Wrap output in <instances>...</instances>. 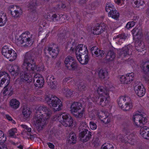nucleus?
Returning <instances> with one entry per match:
<instances>
[{"label": "nucleus", "mask_w": 149, "mask_h": 149, "mask_svg": "<svg viewBox=\"0 0 149 149\" xmlns=\"http://www.w3.org/2000/svg\"><path fill=\"white\" fill-rule=\"evenodd\" d=\"M22 68L25 72L20 73L21 79L23 81H28V82L30 81L32 79L31 75L29 74V73H33L40 70V68L36 65L33 57L29 53H26L25 54Z\"/></svg>", "instance_id": "f257e3e1"}, {"label": "nucleus", "mask_w": 149, "mask_h": 149, "mask_svg": "<svg viewBox=\"0 0 149 149\" xmlns=\"http://www.w3.org/2000/svg\"><path fill=\"white\" fill-rule=\"evenodd\" d=\"M93 86L95 92L93 96L91 97L92 100L102 106H105L108 102L107 99L109 96V91L112 86H106V90H104L103 87L96 84L94 85Z\"/></svg>", "instance_id": "f03ea898"}, {"label": "nucleus", "mask_w": 149, "mask_h": 149, "mask_svg": "<svg viewBox=\"0 0 149 149\" xmlns=\"http://www.w3.org/2000/svg\"><path fill=\"white\" fill-rule=\"evenodd\" d=\"M45 101L54 111L61 110L62 108V102L56 96L49 94L45 96Z\"/></svg>", "instance_id": "7ed1b4c3"}, {"label": "nucleus", "mask_w": 149, "mask_h": 149, "mask_svg": "<svg viewBox=\"0 0 149 149\" xmlns=\"http://www.w3.org/2000/svg\"><path fill=\"white\" fill-rule=\"evenodd\" d=\"M33 38L32 35L29 32L23 33L16 40V43L18 46L22 44L25 46L31 45L33 43Z\"/></svg>", "instance_id": "20e7f679"}, {"label": "nucleus", "mask_w": 149, "mask_h": 149, "mask_svg": "<svg viewBox=\"0 0 149 149\" xmlns=\"http://www.w3.org/2000/svg\"><path fill=\"white\" fill-rule=\"evenodd\" d=\"M132 120L134 124L137 127H141L147 122L145 114L139 111H137L134 113Z\"/></svg>", "instance_id": "39448f33"}, {"label": "nucleus", "mask_w": 149, "mask_h": 149, "mask_svg": "<svg viewBox=\"0 0 149 149\" xmlns=\"http://www.w3.org/2000/svg\"><path fill=\"white\" fill-rule=\"evenodd\" d=\"M82 105L81 103L74 102L71 105V113L76 118H81L83 117L84 110L81 109Z\"/></svg>", "instance_id": "423d86ee"}, {"label": "nucleus", "mask_w": 149, "mask_h": 149, "mask_svg": "<svg viewBox=\"0 0 149 149\" xmlns=\"http://www.w3.org/2000/svg\"><path fill=\"white\" fill-rule=\"evenodd\" d=\"M39 113L36 111L34 118V124L39 131L43 129L47 123V121L40 115Z\"/></svg>", "instance_id": "0eeeda50"}, {"label": "nucleus", "mask_w": 149, "mask_h": 149, "mask_svg": "<svg viewBox=\"0 0 149 149\" xmlns=\"http://www.w3.org/2000/svg\"><path fill=\"white\" fill-rule=\"evenodd\" d=\"M2 53L4 57L8 59L10 58L9 60L10 61L14 60L16 58L17 54L16 52L7 46H4L3 47Z\"/></svg>", "instance_id": "6e6552de"}, {"label": "nucleus", "mask_w": 149, "mask_h": 149, "mask_svg": "<svg viewBox=\"0 0 149 149\" xmlns=\"http://www.w3.org/2000/svg\"><path fill=\"white\" fill-rule=\"evenodd\" d=\"M36 111H39L40 112V115L46 121L50 118L52 114V111L51 110L45 106H40Z\"/></svg>", "instance_id": "1a4fd4ad"}, {"label": "nucleus", "mask_w": 149, "mask_h": 149, "mask_svg": "<svg viewBox=\"0 0 149 149\" xmlns=\"http://www.w3.org/2000/svg\"><path fill=\"white\" fill-rule=\"evenodd\" d=\"M64 62L65 66L69 70H74L77 67L76 62L70 56H68L65 58Z\"/></svg>", "instance_id": "9d476101"}, {"label": "nucleus", "mask_w": 149, "mask_h": 149, "mask_svg": "<svg viewBox=\"0 0 149 149\" xmlns=\"http://www.w3.org/2000/svg\"><path fill=\"white\" fill-rule=\"evenodd\" d=\"M132 47L130 45H128L123 47L119 50L118 53L119 56L122 58H123L131 55L132 52Z\"/></svg>", "instance_id": "9b49d317"}, {"label": "nucleus", "mask_w": 149, "mask_h": 149, "mask_svg": "<svg viewBox=\"0 0 149 149\" xmlns=\"http://www.w3.org/2000/svg\"><path fill=\"white\" fill-rule=\"evenodd\" d=\"M92 133L87 130L84 129L79 134V137L82 141L86 142L91 139Z\"/></svg>", "instance_id": "f8f14e48"}, {"label": "nucleus", "mask_w": 149, "mask_h": 149, "mask_svg": "<svg viewBox=\"0 0 149 149\" xmlns=\"http://www.w3.org/2000/svg\"><path fill=\"white\" fill-rule=\"evenodd\" d=\"M76 56L88 54L86 47L83 45L80 44L77 46L75 48Z\"/></svg>", "instance_id": "ddd939ff"}, {"label": "nucleus", "mask_w": 149, "mask_h": 149, "mask_svg": "<svg viewBox=\"0 0 149 149\" xmlns=\"http://www.w3.org/2000/svg\"><path fill=\"white\" fill-rule=\"evenodd\" d=\"M45 53H49L52 57L57 56L59 52V49L57 46H53L52 47H48L45 49Z\"/></svg>", "instance_id": "4468645a"}, {"label": "nucleus", "mask_w": 149, "mask_h": 149, "mask_svg": "<svg viewBox=\"0 0 149 149\" xmlns=\"http://www.w3.org/2000/svg\"><path fill=\"white\" fill-rule=\"evenodd\" d=\"M134 91L137 95L139 97L143 96L146 93V89L142 84H138L134 87Z\"/></svg>", "instance_id": "2eb2a0df"}, {"label": "nucleus", "mask_w": 149, "mask_h": 149, "mask_svg": "<svg viewBox=\"0 0 149 149\" xmlns=\"http://www.w3.org/2000/svg\"><path fill=\"white\" fill-rule=\"evenodd\" d=\"M10 79V77L7 73L5 72H0V86H2L5 82L9 84Z\"/></svg>", "instance_id": "dca6fc26"}, {"label": "nucleus", "mask_w": 149, "mask_h": 149, "mask_svg": "<svg viewBox=\"0 0 149 149\" xmlns=\"http://www.w3.org/2000/svg\"><path fill=\"white\" fill-rule=\"evenodd\" d=\"M127 35L124 33L119 34L114 36L113 40L116 41V43L121 45L125 40L127 37Z\"/></svg>", "instance_id": "f3484780"}, {"label": "nucleus", "mask_w": 149, "mask_h": 149, "mask_svg": "<svg viewBox=\"0 0 149 149\" xmlns=\"http://www.w3.org/2000/svg\"><path fill=\"white\" fill-rule=\"evenodd\" d=\"M10 8L11 14L13 17H17L20 15V9L19 7L12 5L10 6Z\"/></svg>", "instance_id": "a211bd4d"}, {"label": "nucleus", "mask_w": 149, "mask_h": 149, "mask_svg": "<svg viewBox=\"0 0 149 149\" xmlns=\"http://www.w3.org/2000/svg\"><path fill=\"white\" fill-rule=\"evenodd\" d=\"M47 79L48 84L51 89H55L57 88V82L54 80L55 78L54 76H48Z\"/></svg>", "instance_id": "6ab92c4d"}, {"label": "nucleus", "mask_w": 149, "mask_h": 149, "mask_svg": "<svg viewBox=\"0 0 149 149\" xmlns=\"http://www.w3.org/2000/svg\"><path fill=\"white\" fill-rule=\"evenodd\" d=\"M78 61L82 64H86L88 62L90 58L88 54L76 56Z\"/></svg>", "instance_id": "aec40b11"}, {"label": "nucleus", "mask_w": 149, "mask_h": 149, "mask_svg": "<svg viewBox=\"0 0 149 149\" xmlns=\"http://www.w3.org/2000/svg\"><path fill=\"white\" fill-rule=\"evenodd\" d=\"M8 69L9 71L13 76L17 75L20 71V68L19 66L17 65L9 66Z\"/></svg>", "instance_id": "412c9836"}, {"label": "nucleus", "mask_w": 149, "mask_h": 149, "mask_svg": "<svg viewBox=\"0 0 149 149\" xmlns=\"http://www.w3.org/2000/svg\"><path fill=\"white\" fill-rule=\"evenodd\" d=\"M91 51L92 54H94L95 56L98 57H101L104 54V51L101 50L96 46H94L91 49Z\"/></svg>", "instance_id": "4be33fe9"}, {"label": "nucleus", "mask_w": 149, "mask_h": 149, "mask_svg": "<svg viewBox=\"0 0 149 149\" xmlns=\"http://www.w3.org/2000/svg\"><path fill=\"white\" fill-rule=\"evenodd\" d=\"M134 38L140 39L142 37V29L141 28H135L132 31Z\"/></svg>", "instance_id": "5701e85b"}, {"label": "nucleus", "mask_w": 149, "mask_h": 149, "mask_svg": "<svg viewBox=\"0 0 149 149\" xmlns=\"http://www.w3.org/2000/svg\"><path fill=\"white\" fill-rule=\"evenodd\" d=\"M140 134L142 137L146 139H149V128L146 126L141 127Z\"/></svg>", "instance_id": "b1692460"}, {"label": "nucleus", "mask_w": 149, "mask_h": 149, "mask_svg": "<svg viewBox=\"0 0 149 149\" xmlns=\"http://www.w3.org/2000/svg\"><path fill=\"white\" fill-rule=\"evenodd\" d=\"M130 101V98L127 96H122L120 97L118 100L117 102L119 106L121 107L127 101Z\"/></svg>", "instance_id": "393cba45"}, {"label": "nucleus", "mask_w": 149, "mask_h": 149, "mask_svg": "<svg viewBox=\"0 0 149 149\" xmlns=\"http://www.w3.org/2000/svg\"><path fill=\"white\" fill-rule=\"evenodd\" d=\"M105 29V27H103L101 25L95 26L93 29V32L94 34L99 35L102 33Z\"/></svg>", "instance_id": "a878e982"}, {"label": "nucleus", "mask_w": 149, "mask_h": 149, "mask_svg": "<svg viewBox=\"0 0 149 149\" xmlns=\"http://www.w3.org/2000/svg\"><path fill=\"white\" fill-rule=\"evenodd\" d=\"M7 85L3 88L2 92L3 94L5 95H8L9 96H11L13 94V89L12 88L8 86L9 84L7 83Z\"/></svg>", "instance_id": "bb28decb"}, {"label": "nucleus", "mask_w": 149, "mask_h": 149, "mask_svg": "<svg viewBox=\"0 0 149 149\" xmlns=\"http://www.w3.org/2000/svg\"><path fill=\"white\" fill-rule=\"evenodd\" d=\"M7 21L6 14L3 12H0V26H4Z\"/></svg>", "instance_id": "cd10ccee"}, {"label": "nucleus", "mask_w": 149, "mask_h": 149, "mask_svg": "<svg viewBox=\"0 0 149 149\" xmlns=\"http://www.w3.org/2000/svg\"><path fill=\"white\" fill-rule=\"evenodd\" d=\"M10 105L12 108L16 109L19 107L20 102L16 99H12L10 102Z\"/></svg>", "instance_id": "c85d7f7f"}, {"label": "nucleus", "mask_w": 149, "mask_h": 149, "mask_svg": "<svg viewBox=\"0 0 149 149\" xmlns=\"http://www.w3.org/2000/svg\"><path fill=\"white\" fill-rule=\"evenodd\" d=\"M98 75L99 78L102 79L107 78L108 76V72L106 69H101L99 72Z\"/></svg>", "instance_id": "c756f323"}, {"label": "nucleus", "mask_w": 149, "mask_h": 149, "mask_svg": "<svg viewBox=\"0 0 149 149\" xmlns=\"http://www.w3.org/2000/svg\"><path fill=\"white\" fill-rule=\"evenodd\" d=\"M77 141V138L75 134L73 132H70L68 139L69 143L74 144L76 143Z\"/></svg>", "instance_id": "7c9ffc66"}, {"label": "nucleus", "mask_w": 149, "mask_h": 149, "mask_svg": "<svg viewBox=\"0 0 149 149\" xmlns=\"http://www.w3.org/2000/svg\"><path fill=\"white\" fill-rule=\"evenodd\" d=\"M73 119L71 116L65 120L64 122H62V124L65 127H70L72 125Z\"/></svg>", "instance_id": "2f4dec72"}, {"label": "nucleus", "mask_w": 149, "mask_h": 149, "mask_svg": "<svg viewBox=\"0 0 149 149\" xmlns=\"http://www.w3.org/2000/svg\"><path fill=\"white\" fill-rule=\"evenodd\" d=\"M132 107V104L130 102V100L125 102V104L123 105V107H121L120 108L123 110L127 111L131 109Z\"/></svg>", "instance_id": "473e14b6"}, {"label": "nucleus", "mask_w": 149, "mask_h": 149, "mask_svg": "<svg viewBox=\"0 0 149 149\" xmlns=\"http://www.w3.org/2000/svg\"><path fill=\"white\" fill-rule=\"evenodd\" d=\"M119 15L118 13L115 9L110 10L109 12V16L115 19H117Z\"/></svg>", "instance_id": "72a5a7b5"}, {"label": "nucleus", "mask_w": 149, "mask_h": 149, "mask_svg": "<svg viewBox=\"0 0 149 149\" xmlns=\"http://www.w3.org/2000/svg\"><path fill=\"white\" fill-rule=\"evenodd\" d=\"M20 126L24 129L22 133V134L24 136H25L26 134H29L31 131V128L28 127L25 125H22Z\"/></svg>", "instance_id": "f704fd0d"}, {"label": "nucleus", "mask_w": 149, "mask_h": 149, "mask_svg": "<svg viewBox=\"0 0 149 149\" xmlns=\"http://www.w3.org/2000/svg\"><path fill=\"white\" fill-rule=\"evenodd\" d=\"M115 57V54L113 51H109L106 56V58L108 61H112L114 60Z\"/></svg>", "instance_id": "c9c22d12"}, {"label": "nucleus", "mask_w": 149, "mask_h": 149, "mask_svg": "<svg viewBox=\"0 0 149 149\" xmlns=\"http://www.w3.org/2000/svg\"><path fill=\"white\" fill-rule=\"evenodd\" d=\"M31 113V111L28 108L24 107L22 109V114L26 118L29 117Z\"/></svg>", "instance_id": "e433bc0d"}, {"label": "nucleus", "mask_w": 149, "mask_h": 149, "mask_svg": "<svg viewBox=\"0 0 149 149\" xmlns=\"http://www.w3.org/2000/svg\"><path fill=\"white\" fill-rule=\"evenodd\" d=\"M62 91L65 95L68 97H71L73 94V91L72 90H70L68 88H64Z\"/></svg>", "instance_id": "4c0bfd02"}, {"label": "nucleus", "mask_w": 149, "mask_h": 149, "mask_svg": "<svg viewBox=\"0 0 149 149\" xmlns=\"http://www.w3.org/2000/svg\"><path fill=\"white\" fill-rule=\"evenodd\" d=\"M76 86L77 87L76 88L80 91L84 90L86 88V85L84 83L79 81H77L76 83Z\"/></svg>", "instance_id": "58836bf2"}, {"label": "nucleus", "mask_w": 149, "mask_h": 149, "mask_svg": "<svg viewBox=\"0 0 149 149\" xmlns=\"http://www.w3.org/2000/svg\"><path fill=\"white\" fill-rule=\"evenodd\" d=\"M141 68L144 72H149V61L143 62L141 64Z\"/></svg>", "instance_id": "ea45409f"}, {"label": "nucleus", "mask_w": 149, "mask_h": 149, "mask_svg": "<svg viewBox=\"0 0 149 149\" xmlns=\"http://www.w3.org/2000/svg\"><path fill=\"white\" fill-rule=\"evenodd\" d=\"M17 130L15 128H11L8 131V134L10 137L16 138V136L15 134L17 133Z\"/></svg>", "instance_id": "a19ab883"}, {"label": "nucleus", "mask_w": 149, "mask_h": 149, "mask_svg": "<svg viewBox=\"0 0 149 149\" xmlns=\"http://www.w3.org/2000/svg\"><path fill=\"white\" fill-rule=\"evenodd\" d=\"M44 80L43 78H40L39 79L37 82H34L35 86L38 88L42 87L44 85Z\"/></svg>", "instance_id": "79ce46f5"}, {"label": "nucleus", "mask_w": 149, "mask_h": 149, "mask_svg": "<svg viewBox=\"0 0 149 149\" xmlns=\"http://www.w3.org/2000/svg\"><path fill=\"white\" fill-rule=\"evenodd\" d=\"M125 76L127 84L131 82L134 79V74L133 73H128Z\"/></svg>", "instance_id": "37998d69"}, {"label": "nucleus", "mask_w": 149, "mask_h": 149, "mask_svg": "<svg viewBox=\"0 0 149 149\" xmlns=\"http://www.w3.org/2000/svg\"><path fill=\"white\" fill-rule=\"evenodd\" d=\"M135 7L139 8L140 6H143L144 4L143 0H134Z\"/></svg>", "instance_id": "c03bdc74"}, {"label": "nucleus", "mask_w": 149, "mask_h": 149, "mask_svg": "<svg viewBox=\"0 0 149 149\" xmlns=\"http://www.w3.org/2000/svg\"><path fill=\"white\" fill-rule=\"evenodd\" d=\"M101 149H114V147L112 144L106 143L102 146Z\"/></svg>", "instance_id": "a18cd8bd"}, {"label": "nucleus", "mask_w": 149, "mask_h": 149, "mask_svg": "<svg viewBox=\"0 0 149 149\" xmlns=\"http://www.w3.org/2000/svg\"><path fill=\"white\" fill-rule=\"evenodd\" d=\"M37 6V4L35 2H30L28 5V7L29 9L31 11H34L35 10L36 6Z\"/></svg>", "instance_id": "49530a36"}, {"label": "nucleus", "mask_w": 149, "mask_h": 149, "mask_svg": "<svg viewBox=\"0 0 149 149\" xmlns=\"http://www.w3.org/2000/svg\"><path fill=\"white\" fill-rule=\"evenodd\" d=\"M114 9V6L111 3H108L106 6L105 10L107 12H109L110 10Z\"/></svg>", "instance_id": "de8ad7c7"}, {"label": "nucleus", "mask_w": 149, "mask_h": 149, "mask_svg": "<svg viewBox=\"0 0 149 149\" xmlns=\"http://www.w3.org/2000/svg\"><path fill=\"white\" fill-rule=\"evenodd\" d=\"M60 19V17L55 14H53L51 15L50 21L56 22Z\"/></svg>", "instance_id": "09e8293b"}, {"label": "nucleus", "mask_w": 149, "mask_h": 149, "mask_svg": "<svg viewBox=\"0 0 149 149\" xmlns=\"http://www.w3.org/2000/svg\"><path fill=\"white\" fill-rule=\"evenodd\" d=\"M71 116L69 114L66 113H62V122H64L65 120H67L68 118L70 117Z\"/></svg>", "instance_id": "8fccbe9b"}, {"label": "nucleus", "mask_w": 149, "mask_h": 149, "mask_svg": "<svg viewBox=\"0 0 149 149\" xmlns=\"http://www.w3.org/2000/svg\"><path fill=\"white\" fill-rule=\"evenodd\" d=\"M138 43H139V44L138 46L136 47L137 48H136V49L139 52H141V49H143L144 48L145 46L143 43L140 42Z\"/></svg>", "instance_id": "3c124183"}, {"label": "nucleus", "mask_w": 149, "mask_h": 149, "mask_svg": "<svg viewBox=\"0 0 149 149\" xmlns=\"http://www.w3.org/2000/svg\"><path fill=\"white\" fill-rule=\"evenodd\" d=\"M40 78H43L42 76L39 74L36 73L34 75L33 78V81L34 82H37V81H38L39 79Z\"/></svg>", "instance_id": "603ef678"}, {"label": "nucleus", "mask_w": 149, "mask_h": 149, "mask_svg": "<svg viewBox=\"0 0 149 149\" xmlns=\"http://www.w3.org/2000/svg\"><path fill=\"white\" fill-rule=\"evenodd\" d=\"M119 80L122 84H127L125 75H121L119 77Z\"/></svg>", "instance_id": "864d4df0"}, {"label": "nucleus", "mask_w": 149, "mask_h": 149, "mask_svg": "<svg viewBox=\"0 0 149 149\" xmlns=\"http://www.w3.org/2000/svg\"><path fill=\"white\" fill-rule=\"evenodd\" d=\"M58 41L60 42H62L65 40V36L63 34H60L58 35Z\"/></svg>", "instance_id": "5fc2aeb1"}, {"label": "nucleus", "mask_w": 149, "mask_h": 149, "mask_svg": "<svg viewBox=\"0 0 149 149\" xmlns=\"http://www.w3.org/2000/svg\"><path fill=\"white\" fill-rule=\"evenodd\" d=\"M135 24V23L134 21H131L128 22L126 25V27L128 29L134 26Z\"/></svg>", "instance_id": "6e6d98bb"}, {"label": "nucleus", "mask_w": 149, "mask_h": 149, "mask_svg": "<svg viewBox=\"0 0 149 149\" xmlns=\"http://www.w3.org/2000/svg\"><path fill=\"white\" fill-rule=\"evenodd\" d=\"M111 118L107 116L103 120H101V121L105 124H107L110 122L111 121Z\"/></svg>", "instance_id": "4d7b16f0"}, {"label": "nucleus", "mask_w": 149, "mask_h": 149, "mask_svg": "<svg viewBox=\"0 0 149 149\" xmlns=\"http://www.w3.org/2000/svg\"><path fill=\"white\" fill-rule=\"evenodd\" d=\"M89 125L90 128L92 130H95L97 128L96 124L93 122H90L89 123Z\"/></svg>", "instance_id": "13d9d810"}, {"label": "nucleus", "mask_w": 149, "mask_h": 149, "mask_svg": "<svg viewBox=\"0 0 149 149\" xmlns=\"http://www.w3.org/2000/svg\"><path fill=\"white\" fill-rule=\"evenodd\" d=\"M62 113L57 115L55 117V119L58 120L61 123L62 121Z\"/></svg>", "instance_id": "bf43d9fd"}, {"label": "nucleus", "mask_w": 149, "mask_h": 149, "mask_svg": "<svg viewBox=\"0 0 149 149\" xmlns=\"http://www.w3.org/2000/svg\"><path fill=\"white\" fill-rule=\"evenodd\" d=\"M126 137H123L122 135H118L117 137V139L123 142H125V139Z\"/></svg>", "instance_id": "052dcab7"}, {"label": "nucleus", "mask_w": 149, "mask_h": 149, "mask_svg": "<svg viewBox=\"0 0 149 149\" xmlns=\"http://www.w3.org/2000/svg\"><path fill=\"white\" fill-rule=\"evenodd\" d=\"M67 15L66 14H64L61 15V16L60 17V19H61V21H63L67 19Z\"/></svg>", "instance_id": "680f3d73"}, {"label": "nucleus", "mask_w": 149, "mask_h": 149, "mask_svg": "<svg viewBox=\"0 0 149 149\" xmlns=\"http://www.w3.org/2000/svg\"><path fill=\"white\" fill-rule=\"evenodd\" d=\"M52 15V14H51L50 15L49 13H47L45 16V18L47 19L48 20L51 21V17Z\"/></svg>", "instance_id": "e2e57ef3"}, {"label": "nucleus", "mask_w": 149, "mask_h": 149, "mask_svg": "<svg viewBox=\"0 0 149 149\" xmlns=\"http://www.w3.org/2000/svg\"><path fill=\"white\" fill-rule=\"evenodd\" d=\"M0 149H8L6 146L3 143H0Z\"/></svg>", "instance_id": "0e129e2a"}, {"label": "nucleus", "mask_w": 149, "mask_h": 149, "mask_svg": "<svg viewBox=\"0 0 149 149\" xmlns=\"http://www.w3.org/2000/svg\"><path fill=\"white\" fill-rule=\"evenodd\" d=\"M102 112H101L100 113H97V115L98 118L99 119L101 120H102V119L103 118V116L102 115H103Z\"/></svg>", "instance_id": "69168bd1"}, {"label": "nucleus", "mask_w": 149, "mask_h": 149, "mask_svg": "<svg viewBox=\"0 0 149 149\" xmlns=\"http://www.w3.org/2000/svg\"><path fill=\"white\" fill-rule=\"evenodd\" d=\"M47 144L49 148L52 149H53L54 148V146L52 143H48Z\"/></svg>", "instance_id": "338daca9"}, {"label": "nucleus", "mask_w": 149, "mask_h": 149, "mask_svg": "<svg viewBox=\"0 0 149 149\" xmlns=\"http://www.w3.org/2000/svg\"><path fill=\"white\" fill-rule=\"evenodd\" d=\"M146 38L147 42L149 43V32H148L146 34Z\"/></svg>", "instance_id": "774afa93"}]
</instances>
